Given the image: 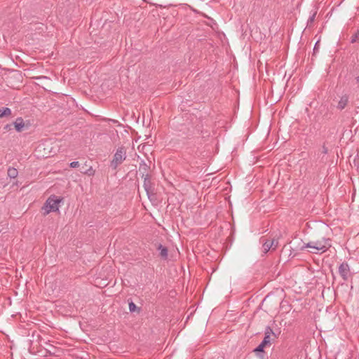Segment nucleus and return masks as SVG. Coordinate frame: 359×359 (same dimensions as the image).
<instances>
[{
  "instance_id": "obj_8",
  "label": "nucleus",
  "mask_w": 359,
  "mask_h": 359,
  "mask_svg": "<svg viewBox=\"0 0 359 359\" xmlns=\"http://www.w3.org/2000/svg\"><path fill=\"white\" fill-rule=\"evenodd\" d=\"M270 344H271L270 339H268V338L266 339V338L264 337V339L262 340L261 344L254 350V351L263 353L264 348L266 346L270 345Z\"/></svg>"
},
{
  "instance_id": "obj_3",
  "label": "nucleus",
  "mask_w": 359,
  "mask_h": 359,
  "mask_svg": "<svg viewBox=\"0 0 359 359\" xmlns=\"http://www.w3.org/2000/svg\"><path fill=\"white\" fill-rule=\"evenodd\" d=\"M126 158V151L125 147H120L116 149L113 159L111 161V167L116 170L117 167L121 165Z\"/></svg>"
},
{
  "instance_id": "obj_9",
  "label": "nucleus",
  "mask_w": 359,
  "mask_h": 359,
  "mask_svg": "<svg viewBox=\"0 0 359 359\" xmlns=\"http://www.w3.org/2000/svg\"><path fill=\"white\" fill-rule=\"evenodd\" d=\"M348 102V96L346 95H343L342 97H341V98L338 102L337 108L339 109H344L346 107V106L347 105Z\"/></svg>"
},
{
  "instance_id": "obj_18",
  "label": "nucleus",
  "mask_w": 359,
  "mask_h": 359,
  "mask_svg": "<svg viewBox=\"0 0 359 359\" xmlns=\"http://www.w3.org/2000/svg\"><path fill=\"white\" fill-rule=\"evenodd\" d=\"M270 243H273V250H275L276 247L278 246V242L276 239H273L271 241H269Z\"/></svg>"
},
{
  "instance_id": "obj_21",
  "label": "nucleus",
  "mask_w": 359,
  "mask_h": 359,
  "mask_svg": "<svg viewBox=\"0 0 359 359\" xmlns=\"http://www.w3.org/2000/svg\"><path fill=\"white\" fill-rule=\"evenodd\" d=\"M355 81L359 83V76L355 78Z\"/></svg>"
},
{
  "instance_id": "obj_5",
  "label": "nucleus",
  "mask_w": 359,
  "mask_h": 359,
  "mask_svg": "<svg viewBox=\"0 0 359 359\" xmlns=\"http://www.w3.org/2000/svg\"><path fill=\"white\" fill-rule=\"evenodd\" d=\"M142 178L144 179V183H143L144 189L145 191L147 192L148 198H151V196L154 195V193H153L152 184H151V182L150 180V176L147 175V176L142 177Z\"/></svg>"
},
{
  "instance_id": "obj_13",
  "label": "nucleus",
  "mask_w": 359,
  "mask_h": 359,
  "mask_svg": "<svg viewBox=\"0 0 359 359\" xmlns=\"http://www.w3.org/2000/svg\"><path fill=\"white\" fill-rule=\"evenodd\" d=\"M18 172L17 169L13 167H9L8 169V176L10 178H15L18 176Z\"/></svg>"
},
{
  "instance_id": "obj_16",
  "label": "nucleus",
  "mask_w": 359,
  "mask_h": 359,
  "mask_svg": "<svg viewBox=\"0 0 359 359\" xmlns=\"http://www.w3.org/2000/svg\"><path fill=\"white\" fill-rule=\"evenodd\" d=\"M358 41H359V29L357 31V32L355 34H354L352 36L351 40V43H355Z\"/></svg>"
},
{
  "instance_id": "obj_7",
  "label": "nucleus",
  "mask_w": 359,
  "mask_h": 359,
  "mask_svg": "<svg viewBox=\"0 0 359 359\" xmlns=\"http://www.w3.org/2000/svg\"><path fill=\"white\" fill-rule=\"evenodd\" d=\"M157 250L159 251V255L163 259H168V250L165 246L161 244H158L157 246Z\"/></svg>"
},
{
  "instance_id": "obj_10",
  "label": "nucleus",
  "mask_w": 359,
  "mask_h": 359,
  "mask_svg": "<svg viewBox=\"0 0 359 359\" xmlns=\"http://www.w3.org/2000/svg\"><path fill=\"white\" fill-rule=\"evenodd\" d=\"M14 126L18 132H21L25 126L24 121L21 117L16 118Z\"/></svg>"
},
{
  "instance_id": "obj_2",
  "label": "nucleus",
  "mask_w": 359,
  "mask_h": 359,
  "mask_svg": "<svg viewBox=\"0 0 359 359\" xmlns=\"http://www.w3.org/2000/svg\"><path fill=\"white\" fill-rule=\"evenodd\" d=\"M62 198H57L55 196H50L46 201L43 209L44 214L48 215L50 212H56L59 210V204L61 203Z\"/></svg>"
},
{
  "instance_id": "obj_20",
  "label": "nucleus",
  "mask_w": 359,
  "mask_h": 359,
  "mask_svg": "<svg viewBox=\"0 0 359 359\" xmlns=\"http://www.w3.org/2000/svg\"><path fill=\"white\" fill-rule=\"evenodd\" d=\"M316 17V13H313L311 16L309 17L308 20V22H313Z\"/></svg>"
},
{
  "instance_id": "obj_4",
  "label": "nucleus",
  "mask_w": 359,
  "mask_h": 359,
  "mask_svg": "<svg viewBox=\"0 0 359 359\" xmlns=\"http://www.w3.org/2000/svg\"><path fill=\"white\" fill-rule=\"evenodd\" d=\"M339 273L344 280H347L350 273V267L348 263L343 262L339 266Z\"/></svg>"
},
{
  "instance_id": "obj_14",
  "label": "nucleus",
  "mask_w": 359,
  "mask_h": 359,
  "mask_svg": "<svg viewBox=\"0 0 359 359\" xmlns=\"http://www.w3.org/2000/svg\"><path fill=\"white\" fill-rule=\"evenodd\" d=\"M272 334H273V330L269 326H267L264 331V338L270 339Z\"/></svg>"
},
{
  "instance_id": "obj_6",
  "label": "nucleus",
  "mask_w": 359,
  "mask_h": 359,
  "mask_svg": "<svg viewBox=\"0 0 359 359\" xmlns=\"http://www.w3.org/2000/svg\"><path fill=\"white\" fill-rule=\"evenodd\" d=\"M150 168V166L149 165H148L146 162H144V161H142L140 163V167H139V172L142 175V177H144V176H147V175H149V170Z\"/></svg>"
},
{
  "instance_id": "obj_17",
  "label": "nucleus",
  "mask_w": 359,
  "mask_h": 359,
  "mask_svg": "<svg viewBox=\"0 0 359 359\" xmlns=\"http://www.w3.org/2000/svg\"><path fill=\"white\" fill-rule=\"evenodd\" d=\"M136 309L137 306L133 302L129 303V311L130 312H134L136 310Z\"/></svg>"
},
{
  "instance_id": "obj_15",
  "label": "nucleus",
  "mask_w": 359,
  "mask_h": 359,
  "mask_svg": "<svg viewBox=\"0 0 359 359\" xmlns=\"http://www.w3.org/2000/svg\"><path fill=\"white\" fill-rule=\"evenodd\" d=\"M81 172H83L84 174H86V175H88L89 176H93V175H95V170L92 167H90L87 170H82Z\"/></svg>"
},
{
  "instance_id": "obj_1",
  "label": "nucleus",
  "mask_w": 359,
  "mask_h": 359,
  "mask_svg": "<svg viewBox=\"0 0 359 359\" xmlns=\"http://www.w3.org/2000/svg\"><path fill=\"white\" fill-rule=\"evenodd\" d=\"M331 247V241L329 238H323L321 240L316 241H311L306 244H304L301 250H304L306 248H313L316 250H320L323 252H325L328 248Z\"/></svg>"
},
{
  "instance_id": "obj_12",
  "label": "nucleus",
  "mask_w": 359,
  "mask_h": 359,
  "mask_svg": "<svg viewBox=\"0 0 359 359\" xmlns=\"http://www.w3.org/2000/svg\"><path fill=\"white\" fill-rule=\"evenodd\" d=\"M11 114V110L8 107H2L0 109V118L8 116Z\"/></svg>"
},
{
  "instance_id": "obj_19",
  "label": "nucleus",
  "mask_w": 359,
  "mask_h": 359,
  "mask_svg": "<svg viewBox=\"0 0 359 359\" xmlns=\"http://www.w3.org/2000/svg\"><path fill=\"white\" fill-rule=\"evenodd\" d=\"M79 166V163L78 161H73L70 163V167L72 168H76Z\"/></svg>"
},
{
  "instance_id": "obj_11",
  "label": "nucleus",
  "mask_w": 359,
  "mask_h": 359,
  "mask_svg": "<svg viewBox=\"0 0 359 359\" xmlns=\"http://www.w3.org/2000/svg\"><path fill=\"white\" fill-rule=\"evenodd\" d=\"M262 242V250L264 253L268 252L271 249L273 248V243H270L269 240H263Z\"/></svg>"
}]
</instances>
